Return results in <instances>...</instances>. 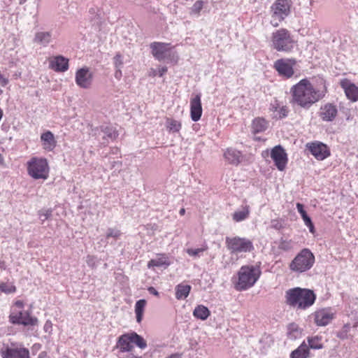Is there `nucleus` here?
<instances>
[{
	"label": "nucleus",
	"instance_id": "nucleus-8",
	"mask_svg": "<svg viewBox=\"0 0 358 358\" xmlns=\"http://www.w3.org/2000/svg\"><path fill=\"white\" fill-rule=\"evenodd\" d=\"M291 1L289 0H275L271 6V24L278 27L290 14Z\"/></svg>",
	"mask_w": 358,
	"mask_h": 358
},
{
	"label": "nucleus",
	"instance_id": "nucleus-40",
	"mask_svg": "<svg viewBox=\"0 0 358 358\" xmlns=\"http://www.w3.org/2000/svg\"><path fill=\"white\" fill-rule=\"evenodd\" d=\"M206 250V248H196V249L188 248V249H187L186 252L189 256L196 257H200L201 254Z\"/></svg>",
	"mask_w": 358,
	"mask_h": 358
},
{
	"label": "nucleus",
	"instance_id": "nucleus-33",
	"mask_svg": "<svg viewBox=\"0 0 358 358\" xmlns=\"http://www.w3.org/2000/svg\"><path fill=\"white\" fill-rule=\"evenodd\" d=\"M347 97L352 101L358 100V87L353 83H350L345 87Z\"/></svg>",
	"mask_w": 358,
	"mask_h": 358
},
{
	"label": "nucleus",
	"instance_id": "nucleus-25",
	"mask_svg": "<svg viewBox=\"0 0 358 358\" xmlns=\"http://www.w3.org/2000/svg\"><path fill=\"white\" fill-rule=\"evenodd\" d=\"M120 230L116 228H108L106 233V242L108 244H114L122 236Z\"/></svg>",
	"mask_w": 358,
	"mask_h": 358
},
{
	"label": "nucleus",
	"instance_id": "nucleus-30",
	"mask_svg": "<svg viewBox=\"0 0 358 358\" xmlns=\"http://www.w3.org/2000/svg\"><path fill=\"white\" fill-rule=\"evenodd\" d=\"M191 288L189 285H178L176 287V298L178 300L186 299L191 291Z\"/></svg>",
	"mask_w": 358,
	"mask_h": 358
},
{
	"label": "nucleus",
	"instance_id": "nucleus-4",
	"mask_svg": "<svg viewBox=\"0 0 358 358\" xmlns=\"http://www.w3.org/2000/svg\"><path fill=\"white\" fill-rule=\"evenodd\" d=\"M294 43L291 33L286 29H279L271 34V46L278 52H290L294 47Z\"/></svg>",
	"mask_w": 358,
	"mask_h": 358
},
{
	"label": "nucleus",
	"instance_id": "nucleus-45",
	"mask_svg": "<svg viewBox=\"0 0 358 358\" xmlns=\"http://www.w3.org/2000/svg\"><path fill=\"white\" fill-rule=\"evenodd\" d=\"M168 71V68L166 66L159 67L157 70V73L154 75H157L159 77H162Z\"/></svg>",
	"mask_w": 358,
	"mask_h": 358
},
{
	"label": "nucleus",
	"instance_id": "nucleus-61",
	"mask_svg": "<svg viewBox=\"0 0 358 358\" xmlns=\"http://www.w3.org/2000/svg\"><path fill=\"white\" fill-rule=\"evenodd\" d=\"M0 268H3V269L5 268L3 262H0Z\"/></svg>",
	"mask_w": 358,
	"mask_h": 358
},
{
	"label": "nucleus",
	"instance_id": "nucleus-5",
	"mask_svg": "<svg viewBox=\"0 0 358 358\" xmlns=\"http://www.w3.org/2000/svg\"><path fill=\"white\" fill-rule=\"evenodd\" d=\"M150 48L153 57L159 62L171 64L178 62V55L173 51L171 43L152 42L150 44Z\"/></svg>",
	"mask_w": 358,
	"mask_h": 358
},
{
	"label": "nucleus",
	"instance_id": "nucleus-54",
	"mask_svg": "<svg viewBox=\"0 0 358 358\" xmlns=\"http://www.w3.org/2000/svg\"><path fill=\"white\" fill-rule=\"evenodd\" d=\"M288 243H285V242H282L280 245V248L281 249H283V250H287L288 248Z\"/></svg>",
	"mask_w": 358,
	"mask_h": 358
},
{
	"label": "nucleus",
	"instance_id": "nucleus-16",
	"mask_svg": "<svg viewBox=\"0 0 358 358\" xmlns=\"http://www.w3.org/2000/svg\"><path fill=\"white\" fill-rule=\"evenodd\" d=\"M306 147L317 160H324L330 155L329 148L323 143L315 141L308 143Z\"/></svg>",
	"mask_w": 358,
	"mask_h": 358
},
{
	"label": "nucleus",
	"instance_id": "nucleus-10",
	"mask_svg": "<svg viewBox=\"0 0 358 358\" xmlns=\"http://www.w3.org/2000/svg\"><path fill=\"white\" fill-rule=\"evenodd\" d=\"M226 244L232 253L249 252L254 250L252 242L245 238L238 236L227 238Z\"/></svg>",
	"mask_w": 358,
	"mask_h": 358
},
{
	"label": "nucleus",
	"instance_id": "nucleus-18",
	"mask_svg": "<svg viewBox=\"0 0 358 358\" xmlns=\"http://www.w3.org/2000/svg\"><path fill=\"white\" fill-rule=\"evenodd\" d=\"M223 157L229 164L237 166L241 163L243 155L241 151L234 148H228L224 150Z\"/></svg>",
	"mask_w": 358,
	"mask_h": 358
},
{
	"label": "nucleus",
	"instance_id": "nucleus-32",
	"mask_svg": "<svg viewBox=\"0 0 358 358\" xmlns=\"http://www.w3.org/2000/svg\"><path fill=\"white\" fill-rule=\"evenodd\" d=\"M146 303L147 302L145 299H140L137 301L135 304V313L138 323H140L143 320L144 309Z\"/></svg>",
	"mask_w": 358,
	"mask_h": 358
},
{
	"label": "nucleus",
	"instance_id": "nucleus-12",
	"mask_svg": "<svg viewBox=\"0 0 358 358\" xmlns=\"http://www.w3.org/2000/svg\"><path fill=\"white\" fill-rule=\"evenodd\" d=\"M271 157L279 171H284L288 163V155L285 150L280 145L274 146L271 150Z\"/></svg>",
	"mask_w": 358,
	"mask_h": 358
},
{
	"label": "nucleus",
	"instance_id": "nucleus-23",
	"mask_svg": "<svg viewBox=\"0 0 358 358\" xmlns=\"http://www.w3.org/2000/svg\"><path fill=\"white\" fill-rule=\"evenodd\" d=\"M268 122L264 118L257 117L253 120L252 123V131L255 134L264 132L268 127Z\"/></svg>",
	"mask_w": 358,
	"mask_h": 358
},
{
	"label": "nucleus",
	"instance_id": "nucleus-3",
	"mask_svg": "<svg viewBox=\"0 0 358 358\" xmlns=\"http://www.w3.org/2000/svg\"><path fill=\"white\" fill-rule=\"evenodd\" d=\"M262 271L259 265H246L241 267L238 272V281L235 288L238 291L246 290L252 287L258 280Z\"/></svg>",
	"mask_w": 358,
	"mask_h": 358
},
{
	"label": "nucleus",
	"instance_id": "nucleus-2",
	"mask_svg": "<svg viewBox=\"0 0 358 358\" xmlns=\"http://www.w3.org/2000/svg\"><path fill=\"white\" fill-rule=\"evenodd\" d=\"M285 303L289 306L306 310L314 304L316 295L311 289L294 287L285 292Z\"/></svg>",
	"mask_w": 358,
	"mask_h": 358
},
{
	"label": "nucleus",
	"instance_id": "nucleus-22",
	"mask_svg": "<svg viewBox=\"0 0 358 358\" xmlns=\"http://www.w3.org/2000/svg\"><path fill=\"white\" fill-rule=\"evenodd\" d=\"M296 209L298 212L300 213L305 225L308 227L310 233H315V227L311 220V218L308 215L306 211L304 209V206L302 203H296Z\"/></svg>",
	"mask_w": 358,
	"mask_h": 358
},
{
	"label": "nucleus",
	"instance_id": "nucleus-36",
	"mask_svg": "<svg viewBox=\"0 0 358 358\" xmlns=\"http://www.w3.org/2000/svg\"><path fill=\"white\" fill-rule=\"evenodd\" d=\"M288 334L290 338L295 339L300 336L301 332L299 330V327L295 323H292L288 325Z\"/></svg>",
	"mask_w": 358,
	"mask_h": 358
},
{
	"label": "nucleus",
	"instance_id": "nucleus-46",
	"mask_svg": "<svg viewBox=\"0 0 358 358\" xmlns=\"http://www.w3.org/2000/svg\"><path fill=\"white\" fill-rule=\"evenodd\" d=\"M280 104L278 102V101H275L273 103H271V105H270V110H273V113H274V115L275 114V113L277 112V110H278V108H280Z\"/></svg>",
	"mask_w": 358,
	"mask_h": 358
},
{
	"label": "nucleus",
	"instance_id": "nucleus-28",
	"mask_svg": "<svg viewBox=\"0 0 358 358\" xmlns=\"http://www.w3.org/2000/svg\"><path fill=\"white\" fill-rule=\"evenodd\" d=\"M52 39V33L50 31H39L35 34L34 42L47 46Z\"/></svg>",
	"mask_w": 358,
	"mask_h": 358
},
{
	"label": "nucleus",
	"instance_id": "nucleus-55",
	"mask_svg": "<svg viewBox=\"0 0 358 358\" xmlns=\"http://www.w3.org/2000/svg\"><path fill=\"white\" fill-rule=\"evenodd\" d=\"M181 357H182V356L180 354L176 353V354H173L166 358H181Z\"/></svg>",
	"mask_w": 358,
	"mask_h": 358
},
{
	"label": "nucleus",
	"instance_id": "nucleus-20",
	"mask_svg": "<svg viewBox=\"0 0 358 358\" xmlns=\"http://www.w3.org/2000/svg\"><path fill=\"white\" fill-rule=\"evenodd\" d=\"M49 66L56 72H65L69 69V59L62 55L55 56L50 60Z\"/></svg>",
	"mask_w": 358,
	"mask_h": 358
},
{
	"label": "nucleus",
	"instance_id": "nucleus-1",
	"mask_svg": "<svg viewBox=\"0 0 358 358\" xmlns=\"http://www.w3.org/2000/svg\"><path fill=\"white\" fill-rule=\"evenodd\" d=\"M322 83V87H314L308 79L301 80L290 89L291 103L303 108H309L313 104L324 97L327 87L323 80Z\"/></svg>",
	"mask_w": 358,
	"mask_h": 358
},
{
	"label": "nucleus",
	"instance_id": "nucleus-11",
	"mask_svg": "<svg viewBox=\"0 0 358 358\" xmlns=\"http://www.w3.org/2000/svg\"><path fill=\"white\" fill-rule=\"evenodd\" d=\"M296 64L295 59H279L273 64V68L278 72L279 76L289 78L294 73V66Z\"/></svg>",
	"mask_w": 358,
	"mask_h": 358
},
{
	"label": "nucleus",
	"instance_id": "nucleus-51",
	"mask_svg": "<svg viewBox=\"0 0 358 358\" xmlns=\"http://www.w3.org/2000/svg\"><path fill=\"white\" fill-rule=\"evenodd\" d=\"M15 306L19 309H22L24 308V303L21 300H17L15 302Z\"/></svg>",
	"mask_w": 358,
	"mask_h": 358
},
{
	"label": "nucleus",
	"instance_id": "nucleus-47",
	"mask_svg": "<svg viewBox=\"0 0 358 358\" xmlns=\"http://www.w3.org/2000/svg\"><path fill=\"white\" fill-rule=\"evenodd\" d=\"M101 131L104 133V134H113L112 132V128L109 126H101Z\"/></svg>",
	"mask_w": 358,
	"mask_h": 358
},
{
	"label": "nucleus",
	"instance_id": "nucleus-17",
	"mask_svg": "<svg viewBox=\"0 0 358 358\" xmlns=\"http://www.w3.org/2000/svg\"><path fill=\"white\" fill-rule=\"evenodd\" d=\"M335 313L331 308L320 309L315 312L314 320L317 326H326L334 318Z\"/></svg>",
	"mask_w": 358,
	"mask_h": 358
},
{
	"label": "nucleus",
	"instance_id": "nucleus-49",
	"mask_svg": "<svg viewBox=\"0 0 358 358\" xmlns=\"http://www.w3.org/2000/svg\"><path fill=\"white\" fill-rule=\"evenodd\" d=\"M272 227L276 229H280L282 227L281 224L278 220H272Z\"/></svg>",
	"mask_w": 358,
	"mask_h": 358
},
{
	"label": "nucleus",
	"instance_id": "nucleus-27",
	"mask_svg": "<svg viewBox=\"0 0 358 358\" xmlns=\"http://www.w3.org/2000/svg\"><path fill=\"white\" fill-rule=\"evenodd\" d=\"M250 212L249 206H243L241 210H238L232 214V219L236 222H242L249 217Z\"/></svg>",
	"mask_w": 358,
	"mask_h": 358
},
{
	"label": "nucleus",
	"instance_id": "nucleus-13",
	"mask_svg": "<svg viewBox=\"0 0 358 358\" xmlns=\"http://www.w3.org/2000/svg\"><path fill=\"white\" fill-rule=\"evenodd\" d=\"M9 321L13 324H23L24 326H34L38 320L32 317L28 311L20 310L17 313L13 311L9 316Z\"/></svg>",
	"mask_w": 358,
	"mask_h": 358
},
{
	"label": "nucleus",
	"instance_id": "nucleus-21",
	"mask_svg": "<svg viewBox=\"0 0 358 358\" xmlns=\"http://www.w3.org/2000/svg\"><path fill=\"white\" fill-rule=\"evenodd\" d=\"M338 109L336 106L333 103H326L321 106L320 111V117L322 120L326 122H331L336 117Z\"/></svg>",
	"mask_w": 358,
	"mask_h": 358
},
{
	"label": "nucleus",
	"instance_id": "nucleus-34",
	"mask_svg": "<svg viewBox=\"0 0 358 358\" xmlns=\"http://www.w3.org/2000/svg\"><path fill=\"white\" fill-rule=\"evenodd\" d=\"M44 149L52 150L56 145L55 136H41Z\"/></svg>",
	"mask_w": 358,
	"mask_h": 358
},
{
	"label": "nucleus",
	"instance_id": "nucleus-19",
	"mask_svg": "<svg viewBox=\"0 0 358 358\" xmlns=\"http://www.w3.org/2000/svg\"><path fill=\"white\" fill-rule=\"evenodd\" d=\"M201 98V94H197L190 99V116L194 122L199 120L202 115Z\"/></svg>",
	"mask_w": 358,
	"mask_h": 358
},
{
	"label": "nucleus",
	"instance_id": "nucleus-26",
	"mask_svg": "<svg viewBox=\"0 0 358 358\" xmlns=\"http://www.w3.org/2000/svg\"><path fill=\"white\" fill-rule=\"evenodd\" d=\"M171 262L169 259V257L164 255H159L157 258L152 259L148 263V267H159V266H169L170 265Z\"/></svg>",
	"mask_w": 358,
	"mask_h": 358
},
{
	"label": "nucleus",
	"instance_id": "nucleus-24",
	"mask_svg": "<svg viewBox=\"0 0 358 358\" xmlns=\"http://www.w3.org/2000/svg\"><path fill=\"white\" fill-rule=\"evenodd\" d=\"M310 350L307 343L303 341L296 350L290 354V358H308Z\"/></svg>",
	"mask_w": 358,
	"mask_h": 358
},
{
	"label": "nucleus",
	"instance_id": "nucleus-7",
	"mask_svg": "<svg viewBox=\"0 0 358 358\" xmlns=\"http://www.w3.org/2000/svg\"><path fill=\"white\" fill-rule=\"evenodd\" d=\"M315 263V256L307 248L303 249L294 258L289 264L291 271L296 273H303L310 270Z\"/></svg>",
	"mask_w": 358,
	"mask_h": 358
},
{
	"label": "nucleus",
	"instance_id": "nucleus-38",
	"mask_svg": "<svg viewBox=\"0 0 358 358\" xmlns=\"http://www.w3.org/2000/svg\"><path fill=\"white\" fill-rule=\"evenodd\" d=\"M289 108L286 106H280L275 114L274 115V117L278 119H282L284 117H286L288 115L289 113Z\"/></svg>",
	"mask_w": 358,
	"mask_h": 358
},
{
	"label": "nucleus",
	"instance_id": "nucleus-31",
	"mask_svg": "<svg viewBox=\"0 0 358 358\" xmlns=\"http://www.w3.org/2000/svg\"><path fill=\"white\" fill-rule=\"evenodd\" d=\"M181 122L173 118H166L165 127L170 133L179 132L181 129Z\"/></svg>",
	"mask_w": 358,
	"mask_h": 358
},
{
	"label": "nucleus",
	"instance_id": "nucleus-39",
	"mask_svg": "<svg viewBox=\"0 0 358 358\" xmlns=\"http://www.w3.org/2000/svg\"><path fill=\"white\" fill-rule=\"evenodd\" d=\"M203 6V1L201 0L196 1L191 8V14L199 15Z\"/></svg>",
	"mask_w": 358,
	"mask_h": 358
},
{
	"label": "nucleus",
	"instance_id": "nucleus-6",
	"mask_svg": "<svg viewBox=\"0 0 358 358\" xmlns=\"http://www.w3.org/2000/svg\"><path fill=\"white\" fill-rule=\"evenodd\" d=\"M29 176L35 180H46L49 176L50 168L46 159L43 157H32L27 163Z\"/></svg>",
	"mask_w": 358,
	"mask_h": 358
},
{
	"label": "nucleus",
	"instance_id": "nucleus-64",
	"mask_svg": "<svg viewBox=\"0 0 358 358\" xmlns=\"http://www.w3.org/2000/svg\"><path fill=\"white\" fill-rule=\"evenodd\" d=\"M3 91L0 89V95L2 94Z\"/></svg>",
	"mask_w": 358,
	"mask_h": 358
},
{
	"label": "nucleus",
	"instance_id": "nucleus-42",
	"mask_svg": "<svg viewBox=\"0 0 358 358\" xmlns=\"http://www.w3.org/2000/svg\"><path fill=\"white\" fill-rule=\"evenodd\" d=\"M97 259L94 255H87L86 257V263L88 266L94 268L96 266Z\"/></svg>",
	"mask_w": 358,
	"mask_h": 358
},
{
	"label": "nucleus",
	"instance_id": "nucleus-58",
	"mask_svg": "<svg viewBox=\"0 0 358 358\" xmlns=\"http://www.w3.org/2000/svg\"><path fill=\"white\" fill-rule=\"evenodd\" d=\"M339 337L341 338H345L346 337L345 334L342 331V332L340 333Z\"/></svg>",
	"mask_w": 358,
	"mask_h": 358
},
{
	"label": "nucleus",
	"instance_id": "nucleus-60",
	"mask_svg": "<svg viewBox=\"0 0 358 358\" xmlns=\"http://www.w3.org/2000/svg\"><path fill=\"white\" fill-rule=\"evenodd\" d=\"M42 134L49 135V134H52V133L50 131H46L43 132Z\"/></svg>",
	"mask_w": 358,
	"mask_h": 358
},
{
	"label": "nucleus",
	"instance_id": "nucleus-37",
	"mask_svg": "<svg viewBox=\"0 0 358 358\" xmlns=\"http://www.w3.org/2000/svg\"><path fill=\"white\" fill-rule=\"evenodd\" d=\"M0 290L6 294H11L16 291V287L12 283L1 282L0 284Z\"/></svg>",
	"mask_w": 358,
	"mask_h": 358
},
{
	"label": "nucleus",
	"instance_id": "nucleus-50",
	"mask_svg": "<svg viewBox=\"0 0 358 358\" xmlns=\"http://www.w3.org/2000/svg\"><path fill=\"white\" fill-rule=\"evenodd\" d=\"M121 69L122 68L115 69V77L117 80H120L122 76Z\"/></svg>",
	"mask_w": 358,
	"mask_h": 358
},
{
	"label": "nucleus",
	"instance_id": "nucleus-48",
	"mask_svg": "<svg viewBox=\"0 0 358 358\" xmlns=\"http://www.w3.org/2000/svg\"><path fill=\"white\" fill-rule=\"evenodd\" d=\"M8 83V79L6 78L1 72H0V85L2 87L6 86Z\"/></svg>",
	"mask_w": 358,
	"mask_h": 358
},
{
	"label": "nucleus",
	"instance_id": "nucleus-35",
	"mask_svg": "<svg viewBox=\"0 0 358 358\" xmlns=\"http://www.w3.org/2000/svg\"><path fill=\"white\" fill-rule=\"evenodd\" d=\"M308 349L319 350L323 348L322 339L318 336L308 337L307 338Z\"/></svg>",
	"mask_w": 358,
	"mask_h": 358
},
{
	"label": "nucleus",
	"instance_id": "nucleus-29",
	"mask_svg": "<svg viewBox=\"0 0 358 358\" xmlns=\"http://www.w3.org/2000/svg\"><path fill=\"white\" fill-rule=\"evenodd\" d=\"M210 315V310L203 305L196 306L193 311L194 317L201 320H206Z\"/></svg>",
	"mask_w": 358,
	"mask_h": 358
},
{
	"label": "nucleus",
	"instance_id": "nucleus-56",
	"mask_svg": "<svg viewBox=\"0 0 358 358\" xmlns=\"http://www.w3.org/2000/svg\"><path fill=\"white\" fill-rule=\"evenodd\" d=\"M185 213V208H181L179 211V214L182 216L184 215Z\"/></svg>",
	"mask_w": 358,
	"mask_h": 358
},
{
	"label": "nucleus",
	"instance_id": "nucleus-44",
	"mask_svg": "<svg viewBox=\"0 0 358 358\" xmlns=\"http://www.w3.org/2000/svg\"><path fill=\"white\" fill-rule=\"evenodd\" d=\"M43 329L47 333L50 334L52 332V324L51 321L48 320L45 322L44 327H43Z\"/></svg>",
	"mask_w": 358,
	"mask_h": 358
},
{
	"label": "nucleus",
	"instance_id": "nucleus-41",
	"mask_svg": "<svg viewBox=\"0 0 358 358\" xmlns=\"http://www.w3.org/2000/svg\"><path fill=\"white\" fill-rule=\"evenodd\" d=\"M52 215V211L50 210H42L38 212L39 219L42 222H44L46 220H48Z\"/></svg>",
	"mask_w": 358,
	"mask_h": 358
},
{
	"label": "nucleus",
	"instance_id": "nucleus-53",
	"mask_svg": "<svg viewBox=\"0 0 358 358\" xmlns=\"http://www.w3.org/2000/svg\"><path fill=\"white\" fill-rule=\"evenodd\" d=\"M350 324H346L343 327V331L346 334L350 331Z\"/></svg>",
	"mask_w": 358,
	"mask_h": 358
},
{
	"label": "nucleus",
	"instance_id": "nucleus-62",
	"mask_svg": "<svg viewBox=\"0 0 358 358\" xmlns=\"http://www.w3.org/2000/svg\"><path fill=\"white\" fill-rule=\"evenodd\" d=\"M2 116H3V110L1 108H0V120H1L2 118Z\"/></svg>",
	"mask_w": 358,
	"mask_h": 358
},
{
	"label": "nucleus",
	"instance_id": "nucleus-59",
	"mask_svg": "<svg viewBox=\"0 0 358 358\" xmlns=\"http://www.w3.org/2000/svg\"><path fill=\"white\" fill-rule=\"evenodd\" d=\"M127 358H142L141 357H137V356H135L134 355H130L128 356Z\"/></svg>",
	"mask_w": 358,
	"mask_h": 358
},
{
	"label": "nucleus",
	"instance_id": "nucleus-63",
	"mask_svg": "<svg viewBox=\"0 0 358 358\" xmlns=\"http://www.w3.org/2000/svg\"><path fill=\"white\" fill-rule=\"evenodd\" d=\"M118 152V149L117 148H115V150H114L113 153L115 154H117Z\"/></svg>",
	"mask_w": 358,
	"mask_h": 358
},
{
	"label": "nucleus",
	"instance_id": "nucleus-57",
	"mask_svg": "<svg viewBox=\"0 0 358 358\" xmlns=\"http://www.w3.org/2000/svg\"><path fill=\"white\" fill-rule=\"evenodd\" d=\"M116 164L120 166L122 165V163L120 162H113L112 166L114 167Z\"/></svg>",
	"mask_w": 358,
	"mask_h": 358
},
{
	"label": "nucleus",
	"instance_id": "nucleus-43",
	"mask_svg": "<svg viewBox=\"0 0 358 358\" xmlns=\"http://www.w3.org/2000/svg\"><path fill=\"white\" fill-rule=\"evenodd\" d=\"M114 59V65L115 69L122 68L123 66V57L122 56L117 53L113 58Z\"/></svg>",
	"mask_w": 358,
	"mask_h": 358
},
{
	"label": "nucleus",
	"instance_id": "nucleus-9",
	"mask_svg": "<svg viewBox=\"0 0 358 358\" xmlns=\"http://www.w3.org/2000/svg\"><path fill=\"white\" fill-rule=\"evenodd\" d=\"M132 343L136 344L141 349H145L147 347L144 338L136 332L122 335L118 339L117 346L121 352H129L133 348Z\"/></svg>",
	"mask_w": 358,
	"mask_h": 358
},
{
	"label": "nucleus",
	"instance_id": "nucleus-15",
	"mask_svg": "<svg viewBox=\"0 0 358 358\" xmlns=\"http://www.w3.org/2000/svg\"><path fill=\"white\" fill-rule=\"evenodd\" d=\"M93 80V73L88 67H83L76 72L75 81L76 85L83 89L90 87Z\"/></svg>",
	"mask_w": 358,
	"mask_h": 358
},
{
	"label": "nucleus",
	"instance_id": "nucleus-52",
	"mask_svg": "<svg viewBox=\"0 0 358 358\" xmlns=\"http://www.w3.org/2000/svg\"><path fill=\"white\" fill-rule=\"evenodd\" d=\"M148 292L152 294L159 296V292L153 287H150L148 288Z\"/></svg>",
	"mask_w": 358,
	"mask_h": 358
},
{
	"label": "nucleus",
	"instance_id": "nucleus-14",
	"mask_svg": "<svg viewBox=\"0 0 358 358\" xmlns=\"http://www.w3.org/2000/svg\"><path fill=\"white\" fill-rule=\"evenodd\" d=\"M2 358H29V350L14 345L4 346L0 350Z\"/></svg>",
	"mask_w": 358,
	"mask_h": 358
}]
</instances>
